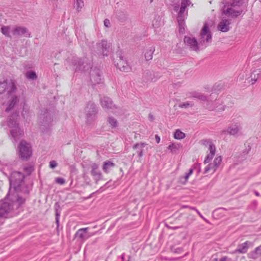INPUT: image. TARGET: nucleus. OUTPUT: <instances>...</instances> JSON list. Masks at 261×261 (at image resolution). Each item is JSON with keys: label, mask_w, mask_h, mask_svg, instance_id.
I'll return each mask as SVG.
<instances>
[{"label": "nucleus", "mask_w": 261, "mask_h": 261, "mask_svg": "<svg viewBox=\"0 0 261 261\" xmlns=\"http://www.w3.org/2000/svg\"><path fill=\"white\" fill-rule=\"evenodd\" d=\"M9 168V166L8 165H6L3 168V170H6V168ZM3 172L5 174H7L6 173H5V172L4 171H3Z\"/></svg>", "instance_id": "52"}, {"label": "nucleus", "mask_w": 261, "mask_h": 261, "mask_svg": "<svg viewBox=\"0 0 261 261\" xmlns=\"http://www.w3.org/2000/svg\"><path fill=\"white\" fill-rule=\"evenodd\" d=\"M55 207H56V221L57 225H58L59 221V217L60 215V211H59L57 208V207H59V205L58 204V203H56Z\"/></svg>", "instance_id": "39"}, {"label": "nucleus", "mask_w": 261, "mask_h": 261, "mask_svg": "<svg viewBox=\"0 0 261 261\" xmlns=\"http://www.w3.org/2000/svg\"><path fill=\"white\" fill-rule=\"evenodd\" d=\"M24 171L26 172L27 174L30 175L34 170V167L32 165H28L24 167Z\"/></svg>", "instance_id": "42"}, {"label": "nucleus", "mask_w": 261, "mask_h": 261, "mask_svg": "<svg viewBox=\"0 0 261 261\" xmlns=\"http://www.w3.org/2000/svg\"><path fill=\"white\" fill-rule=\"evenodd\" d=\"M91 174L94 177V179L96 181H98L101 179V173L98 169V165L96 163H92L91 165Z\"/></svg>", "instance_id": "16"}, {"label": "nucleus", "mask_w": 261, "mask_h": 261, "mask_svg": "<svg viewBox=\"0 0 261 261\" xmlns=\"http://www.w3.org/2000/svg\"><path fill=\"white\" fill-rule=\"evenodd\" d=\"M178 7H179V6H175V7H174V10H175V11H177V10H178Z\"/></svg>", "instance_id": "58"}, {"label": "nucleus", "mask_w": 261, "mask_h": 261, "mask_svg": "<svg viewBox=\"0 0 261 261\" xmlns=\"http://www.w3.org/2000/svg\"><path fill=\"white\" fill-rule=\"evenodd\" d=\"M248 242L246 241L244 243L238 245V248L233 251L232 253H245L247 251Z\"/></svg>", "instance_id": "24"}, {"label": "nucleus", "mask_w": 261, "mask_h": 261, "mask_svg": "<svg viewBox=\"0 0 261 261\" xmlns=\"http://www.w3.org/2000/svg\"><path fill=\"white\" fill-rule=\"evenodd\" d=\"M155 139L156 143H159V142L160 141V137L158 135H156L155 136Z\"/></svg>", "instance_id": "50"}, {"label": "nucleus", "mask_w": 261, "mask_h": 261, "mask_svg": "<svg viewBox=\"0 0 261 261\" xmlns=\"http://www.w3.org/2000/svg\"><path fill=\"white\" fill-rule=\"evenodd\" d=\"M107 121L112 128H116L118 126V121L113 116H109Z\"/></svg>", "instance_id": "30"}, {"label": "nucleus", "mask_w": 261, "mask_h": 261, "mask_svg": "<svg viewBox=\"0 0 261 261\" xmlns=\"http://www.w3.org/2000/svg\"><path fill=\"white\" fill-rule=\"evenodd\" d=\"M202 218V219L204 221H205L206 222H207V223H208V221H207V220L205 218H204L203 216V218Z\"/></svg>", "instance_id": "55"}, {"label": "nucleus", "mask_w": 261, "mask_h": 261, "mask_svg": "<svg viewBox=\"0 0 261 261\" xmlns=\"http://www.w3.org/2000/svg\"><path fill=\"white\" fill-rule=\"evenodd\" d=\"M230 20L229 19L222 18L217 26V29L222 32H228L230 29Z\"/></svg>", "instance_id": "14"}, {"label": "nucleus", "mask_w": 261, "mask_h": 261, "mask_svg": "<svg viewBox=\"0 0 261 261\" xmlns=\"http://www.w3.org/2000/svg\"><path fill=\"white\" fill-rule=\"evenodd\" d=\"M114 63L115 66L121 71L127 72L131 70L127 61L122 56L117 58Z\"/></svg>", "instance_id": "11"}, {"label": "nucleus", "mask_w": 261, "mask_h": 261, "mask_svg": "<svg viewBox=\"0 0 261 261\" xmlns=\"http://www.w3.org/2000/svg\"><path fill=\"white\" fill-rule=\"evenodd\" d=\"M32 154V146L24 140H21L18 146V154L23 160H27Z\"/></svg>", "instance_id": "7"}, {"label": "nucleus", "mask_w": 261, "mask_h": 261, "mask_svg": "<svg viewBox=\"0 0 261 261\" xmlns=\"http://www.w3.org/2000/svg\"><path fill=\"white\" fill-rule=\"evenodd\" d=\"M208 150H210V153L207 155L204 161L205 164L209 163L215 154L216 148L215 145L212 143H210L209 144Z\"/></svg>", "instance_id": "23"}, {"label": "nucleus", "mask_w": 261, "mask_h": 261, "mask_svg": "<svg viewBox=\"0 0 261 261\" xmlns=\"http://www.w3.org/2000/svg\"><path fill=\"white\" fill-rule=\"evenodd\" d=\"M187 206H184V207H187Z\"/></svg>", "instance_id": "62"}, {"label": "nucleus", "mask_w": 261, "mask_h": 261, "mask_svg": "<svg viewBox=\"0 0 261 261\" xmlns=\"http://www.w3.org/2000/svg\"><path fill=\"white\" fill-rule=\"evenodd\" d=\"M222 157L221 156H217L214 162H213V164L216 166V167H217V168L218 169V167H219V166L220 165L221 163V162H222Z\"/></svg>", "instance_id": "37"}, {"label": "nucleus", "mask_w": 261, "mask_h": 261, "mask_svg": "<svg viewBox=\"0 0 261 261\" xmlns=\"http://www.w3.org/2000/svg\"><path fill=\"white\" fill-rule=\"evenodd\" d=\"M180 144L177 143H172L168 147L172 153H175L180 148Z\"/></svg>", "instance_id": "31"}, {"label": "nucleus", "mask_w": 261, "mask_h": 261, "mask_svg": "<svg viewBox=\"0 0 261 261\" xmlns=\"http://www.w3.org/2000/svg\"><path fill=\"white\" fill-rule=\"evenodd\" d=\"M10 27L4 26V27H2V28H1V32L6 36L10 37L11 36L10 35Z\"/></svg>", "instance_id": "35"}, {"label": "nucleus", "mask_w": 261, "mask_h": 261, "mask_svg": "<svg viewBox=\"0 0 261 261\" xmlns=\"http://www.w3.org/2000/svg\"><path fill=\"white\" fill-rule=\"evenodd\" d=\"M148 74L151 75V73H150L149 72H147L145 73V76H147V75H148Z\"/></svg>", "instance_id": "60"}, {"label": "nucleus", "mask_w": 261, "mask_h": 261, "mask_svg": "<svg viewBox=\"0 0 261 261\" xmlns=\"http://www.w3.org/2000/svg\"><path fill=\"white\" fill-rule=\"evenodd\" d=\"M53 121V119L50 115L47 114L45 117H44L42 124L44 126H49Z\"/></svg>", "instance_id": "33"}, {"label": "nucleus", "mask_w": 261, "mask_h": 261, "mask_svg": "<svg viewBox=\"0 0 261 261\" xmlns=\"http://www.w3.org/2000/svg\"><path fill=\"white\" fill-rule=\"evenodd\" d=\"M199 40V45L205 47L212 41V34L207 23H204L202 29Z\"/></svg>", "instance_id": "8"}, {"label": "nucleus", "mask_w": 261, "mask_h": 261, "mask_svg": "<svg viewBox=\"0 0 261 261\" xmlns=\"http://www.w3.org/2000/svg\"><path fill=\"white\" fill-rule=\"evenodd\" d=\"M56 182L60 185H63L65 182L64 179L61 177H57L55 179Z\"/></svg>", "instance_id": "45"}, {"label": "nucleus", "mask_w": 261, "mask_h": 261, "mask_svg": "<svg viewBox=\"0 0 261 261\" xmlns=\"http://www.w3.org/2000/svg\"><path fill=\"white\" fill-rule=\"evenodd\" d=\"M228 259V257L227 256H224L222 257L220 261H227ZM213 261H218L217 258H215L213 260Z\"/></svg>", "instance_id": "48"}, {"label": "nucleus", "mask_w": 261, "mask_h": 261, "mask_svg": "<svg viewBox=\"0 0 261 261\" xmlns=\"http://www.w3.org/2000/svg\"><path fill=\"white\" fill-rule=\"evenodd\" d=\"M90 80L94 85L101 82V74L100 71L97 69H94L90 72Z\"/></svg>", "instance_id": "15"}, {"label": "nucleus", "mask_w": 261, "mask_h": 261, "mask_svg": "<svg viewBox=\"0 0 261 261\" xmlns=\"http://www.w3.org/2000/svg\"><path fill=\"white\" fill-rule=\"evenodd\" d=\"M206 108L210 111L215 110L218 112H221L225 110V106L222 105L220 100H217L215 101H211V103L208 102V104L206 106Z\"/></svg>", "instance_id": "13"}, {"label": "nucleus", "mask_w": 261, "mask_h": 261, "mask_svg": "<svg viewBox=\"0 0 261 261\" xmlns=\"http://www.w3.org/2000/svg\"><path fill=\"white\" fill-rule=\"evenodd\" d=\"M155 51V47L153 45L146 47L144 51L145 60L148 61L152 60L153 54Z\"/></svg>", "instance_id": "22"}, {"label": "nucleus", "mask_w": 261, "mask_h": 261, "mask_svg": "<svg viewBox=\"0 0 261 261\" xmlns=\"http://www.w3.org/2000/svg\"><path fill=\"white\" fill-rule=\"evenodd\" d=\"M242 4V0H231L230 4L224 5L222 13L228 17H236L241 14L243 10L239 7Z\"/></svg>", "instance_id": "3"}, {"label": "nucleus", "mask_w": 261, "mask_h": 261, "mask_svg": "<svg viewBox=\"0 0 261 261\" xmlns=\"http://www.w3.org/2000/svg\"><path fill=\"white\" fill-rule=\"evenodd\" d=\"M88 228H82L79 229L76 232L75 235L76 237H79L82 241H85L88 238H89L90 236L94 235L95 233H91L90 235H86V233H87L88 231Z\"/></svg>", "instance_id": "21"}, {"label": "nucleus", "mask_w": 261, "mask_h": 261, "mask_svg": "<svg viewBox=\"0 0 261 261\" xmlns=\"http://www.w3.org/2000/svg\"><path fill=\"white\" fill-rule=\"evenodd\" d=\"M104 25L106 27H109L110 26V22L109 21V19H106L105 20H104Z\"/></svg>", "instance_id": "47"}, {"label": "nucleus", "mask_w": 261, "mask_h": 261, "mask_svg": "<svg viewBox=\"0 0 261 261\" xmlns=\"http://www.w3.org/2000/svg\"><path fill=\"white\" fill-rule=\"evenodd\" d=\"M197 99L202 101H207L206 105L208 104V102L211 103V101L208 99V97L201 93H200Z\"/></svg>", "instance_id": "38"}, {"label": "nucleus", "mask_w": 261, "mask_h": 261, "mask_svg": "<svg viewBox=\"0 0 261 261\" xmlns=\"http://www.w3.org/2000/svg\"><path fill=\"white\" fill-rule=\"evenodd\" d=\"M251 85L254 84L258 80L261 79V68H256L252 70L251 75Z\"/></svg>", "instance_id": "20"}, {"label": "nucleus", "mask_w": 261, "mask_h": 261, "mask_svg": "<svg viewBox=\"0 0 261 261\" xmlns=\"http://www.w3.org/2000/svg\"><path fill=\"white\" fill-rule=\"evenodd\" d=\"M67 62L72 64L73 69L75 70L85 71L91 68L90 64L82 62L81 59L76 57H72L71 59L68 58Z\"/></svg>", "instance_id": "9"}, {"label": "nucleus", "mask_w": 261, "mask_h": 261, "mask_svg": "<svg viewBox=\"0 0 261 261\" xmlns=\"http://www.w3.org/2000/svg\"><path fill=\"white\" fill-rule=\"evenodd\" d=\"M115 165L112 162L107 161L105 162L102 165V170L106 173H108L115 167Z\"/></svg>", "instance_id": "27"}, {"label": "nucleus", "mask_w": 261, "mask_h": 261, "mask_svg": "<svg viewBox=\"0 0 261 261\" xmlns=\"http://www.w3.org/2000/svg\"><path fill=\"white\" fill-rule=\"evenodd\" d=\"M182 250V249L181 248H177L175 249L174 250V252L175 253H180Z\"/></svg>", "instance_id": "49"}, {"label": "nucleus", "mask_w": 261, "mask_h": 261, "mask_svg": "<svg viewBox=\"0 0 261 261\" xmlns=\"http://www.w3.org/2000/svg\"><path fill=\"white\" fill-rule=\"evenodd\" d=\"M25 76L27 79L35 80L37 78L36 74L34 71H28L26 73Z\"/></svg>", "instance_id": "36"}, {"label": "nucleus", "mask_w": 261, "mask_h": 261, "mask_svg": "<svg viewBox=\"0 0 261 261\" xmlns=\"http://www.w3.org/2000/svg\"><path fill=\"white\" fill-rule=\"evenodd\" d=\"M193 103L191 102H185L179 104V107L180 108H187L189 107H192Z\"/></svg>", "instance_id": "41"}, {"label": "nucleus", "mask_w": 261, "mask_h": 261, "mask_svg": "<svg viewBox=\"0 0 261 261\" xmlns=\"http://www.w3.org/2000/svg\"><path fill=\"white\" fill-rule=\"evenodd\" d=\"M147 80H150L151 81H153V79L152 78H146Z\"/></svg>", "instance_id": "61"}, {"label": "nucleus", "mask_w": 261, "mask_h": 261, "mask_svg": "<svg viewBox=\"0 0 261 261\" xmlns=\"http://www.w3.org/2000/svg\"><path fill=\"white\" fill-rule=\"evenodd\" d=\"M2 217H1V216H0V218H1Z\"/></svg>", "instance_id": "63"}, {"label": "nucleus", "mask_w": 261, "mask_h": 261, "mask_svg": "<svg viewBox=\"0 0 261 261\" xmlns=\"http://www.w3.org/2000/svg\"><path fill=\"white\" fill-rule=\"evenodd\" d=\"M200 92L197 91H192L188 93V97L191 98H198V96Z\"/></svg>", "instance_id": "44"}, {"label": "nucleus", "mask_w": 261, "mask_h": 261, "mask_svg": "<svg viewBox=\"0 0 261 261\" xmlns=\"http://www.w3.org/2000/svg\"><path fill=\"white\" fill-rule=\"evenodd\" d=\"M127 261H130L129 259Z\"/></svg>", "instance_id": "64"}, {"label": "nucleus", "mask_w": 261, "mask_h": 261, "mask_svg": "<svg viewBox=\"0 0 261 261\" xmlns=\"http://www.w3.org/2000/svg\"><path fill=\"white\" fill-rule=\"evenodd\" d=\"M193 168H192L189 169V172L187 173L191 176L192 175V174L193 173Z\"/></svg>", "instance_id": "51"}, {"label": "nucleus", "mask_w": 261, "mask_h": 261, "mask_svg": "<svg viewBox=\"0 0 261 261\" xmlns=\"http://www.w3.org/2000/svg\"><path fill=\"white\" fill-rule=\"evenodd\" d=\"M202 218V219L204 221H205L206 222H207V223H208V221H207V220L205 218H204L203 216V218Z\"/></svg>", "instance_id": "56"}, {"label": "nucleus", "mask_w": 261, "mask_h": 261, "mask_svg": "<svg viewBox=\"0 0 261 261\" xmlns=\"http://www.w3.org/2000/svg\"><path fill=\"white\" fill-rule=\"evenodd\" d=\"M190 208L191 210H194L196 212V210H198L197 209H196L195 207H190Z\"/></svg>", "instance_id": "59"}, {"label": "nucleus", "mask_w": 261, "mask_h": 261, "mask_svg": "<svg viewBox=\"0 0 261 261\" xmlns=\"http://www.w3.org/2000/svg\"><path fill=\"white\" fill-rule=\"evenodd\" d=\"M147 144L145 143H137L133 146V148L137 149V153L139 157L141 158L143 156V148Z\"/></svg>", "instance_id": "28"}, {"label": "nucleus", "mask_w": 261, "mask_h": 261, "mask_svg": "<svg viewBox=\"0 0 261 261\" xmlns=\"http://www.w3.org/2000/svg\"><path fill=\"white\" fill-rule=\"evenodd\" d=\"M24 201L25 199L18 195L11 194L10 196L7 195L5 200H0V216H5L14 207L18 208Z\"/></svg>", "instance_id": "2"}, {"label": "nucleus", "mask_w": 261, "mask_h": 261, "mask_svg": "<svg viewBox=\"0 0 261 261\" xmlns=\"http://www.w3.org/2000/svg\"><path fill=\"white\" fill-rule=\"evenodd\" d=\"M12 33L14 36H18L24 35L25 37H30V34L27 29L24 27H17L13 29Z\"/></svg>", "instance_id": "18"}, {"label": "nucleus", "mask_w": 261, "mask_h": 261, "mask_svg": "<svg viewBox=\"0 0 261 261\" xmlns=\"http://www.w3.org/2000/svg\"><path fill=\"white\" fill-rule=\"evenodd\" d=\"M191 4L190 0H181V7L178 16H184L187 15L188 10L187 7Z\"/></svg>", "instance_id": "19"}, {"label": "nucleus", "mask_w": 261, "mask_h": 261, "mask_svg": "<svg viewBox=\"0 0 261 261\" xmlns=\"http://www.w3.org/2000/svg\"><path fill=\"white\" fill-rule=\"evenodd\" d=\"M217 170V167H216V166L213 164V163H211L205 167L204 171V173H207L210 171H212V173H214Z\"/></svg>", "instance_id": "32"}, {"label": "nucleus", "mask_w": 261, "mask_h": 261, "mask_svg": "<svg viewBox=\"0 0 261 261\" xmlns=\"http://www.w3.org/2000/svg\"><path fill=\"white\" fill-rule=\"evenodd\" d=\"M184 42L190 50L197 51L199 50L200 45L198 44L196 39L194 37L185 36Z\"/></svg>", "instance_id": "12"}, {"label": "nucleus", "mask_w": 261, "mask_h": 261, "mask_svg": "<svg viewBox=\"0 0 261 261\" xmlns=\"http://www.w3.org/2000/svg\"><path fill=\"white\" fill-rule=\"evenodd\" d=\"M186 17L185 16H177V21L179 25V31L180 33H183L185 31V22L184 20Z\"/></svg>", "instance_id": "29"}, {"label": "nucleus", "mask_w": 261, "mask_h": 261, "mask_svg": "<svg viewBox=\"0 0 261 261\" xmlns=\"http://www.w3.org/2000/svg\"><path fill=\"white\" fill-rule=\"evenodd\" d=\"M254 194H255L256 196H258L259 195V194L258 192L257 191H254Z\"/></svg>", "instance_id": "54"}, {"label": "nucleus", "mask_w": 261, "mask_h": 261, "mask_svg": "<svg viewBox=\"0 0 261 261\" xmlns=\"http://www.w3.org/2000/svg\"><path fill=\"white\" fill-rule=\"evenodd\" d=\"M18 113L16 112L11 115L8 118L7 125L11 128L10 133L14 140L16 142L23 135V130L19 127L17 122Z\"/></svg>", "instance_id": "4"}, {"label": "nucleus", "mask_w": 261, "mask_h": 261, "mask_svg": "<svg viewBox=\"0 0 261 261\" xmlns=\"http://www.w3.org/2000/svg\"><path fill=\"white\" fill-rule=\"evenodd\" d=\"M260 256H261V245L248 254V257L251 259H255Z\"/></svg>", "instance_id": "25"}, {"label": "nucleus", "mask_w": 261, "mask_h": 261, "mask_svg": "<svg viewBox=\"0 0 261 261\" xmlns=\"http://www.w3.org/2000/svg\"><path fill=\"white\" fill-rule=\"evenodd\" d=\"M84 2L83 0H76L75 3V7L76 9L79 11L84 6Z\"/></svg>", "instance_id": "43"}, {"label": "nucleus", "mask_w": 261, "mask_h": 261, "mask_svg": "<svg viewBox=\"0 0 261 261\" xmlns=\"http://www.w3.org/2000/svg\"><path fill=\"white\" fill-rule=\"evenodd\" d=\"M185 137V134L179 129L176 130L174 134V138L175 139H182Z\"/></svg>", "instance_id": "34"}, {"label": "nucleus", "mask_w": 261, "mask_h": 261, "mask_svg": "<svg viewBox=\"0 0 261 261\" xmlns=\"http://www.w3.org/2000/svg\"><path fill=\"white\" fill-rule=\"evenodd\" d=\"M97 111L95 105L92 102L87 104L85 109V113L86 116V123L89 125L94 124L96 119Z\"/></svg>", "instance_id": "6"}, {"label": "nucleus", "mask_w": 261, "mask_h": 261, "mask_svg": "<svg viewBox=\"0 0 261 261\" xmlns=\"http://www.w3.org/2000/svg\"><path fill=\"white\" fill-rule=\"evenodd\" d=\"M190 175H189L187 173L185 174V175L183 176H181L180 177L179 179V181L180 183L182 184H185L188 180V178L189 177H190Z\"/></svg>", "instance_id": "40"}, {"label": "nucleus", "mask_w": 261, "mask_h": 261, "mask_svg": "<svg viewBox=\"0 0 261 261\" xmlns=\"http://www.w3.org/2000/svg\"><path fill=\"white\" fill-rule=\"evenodd\" d=\"M16 90V87L13 80L8 81L0 78V94L7 92L8 95V100L6 103L7 106L6 108V112L11 110L18 101V98L15 95Z\"/></svg>", "instance_id": "1"}, {"label": "nucleus", "mask_w": 261, "mask_h": 261, "mask_svg": "<svg viewBox=\"0 0 261 261\" xmlns=\"http://www.w3.org/2000/svg\"><path fill=\"white\" fill-rule=\"evenodd\" d=\"M102 107L108 110H112L115 107L111 99L108 97H104L100 100Z\"/></svg>", "instance_id": "17"}, {"label": "nucleus", "mask_w": 261, "mask_h": 261, "mask_svg": "<svg viewBox=\"0 0 261 261\" xmlns=\"http://www.w3.org/2000/svg\"><path fill=\"white\" fill-rule=\"evenodd\" d=\"M202 218V219L204 221H205L206 222H207V223H208V221H207V220L205 218H204L203 216V218Z\"/></svg>", "instance_id": "57"}, {"label": "nucleus", "mask_w": 261, "mask_h": 261, "mask_svg": "<svg viewBox=\"0 0 261 261\" xmlns=\"http://www.w3.org/2000/svg\"><path fill=\"white\" fill-rule=\"evenodd\" d=\"M196 213L198 214V215L201 217V218H203V216L202 215V214L199 212V211L198 210H196Z\"/></svg>", "instance_id": "53"}, {"label": "nucleus", "mask_w": 261, "mask_h": 261, "mask_svg": "<svg viewBox=\"0 0 261 261\" xmlns=\"http://www.w3.org/2000/svg\"><path fill=\"white\" fill-rule=\"evenodd\" d=\"M98 46L101 48L102 54L103 56H107L109 53V46L108 44L107 41L106 40H102L101 42L98 44Z\"/></svg>", "instance_id": "26"}, {"label": "nucleus", "mask_w": 261, "mask_h": 261, "mask_svg": "<svg viewBox=\"0 0 261 261\" xmlns=\"http://www.w3.org/2000/svg\"><path fill=\"white\" fill-rule=\"evenodd\" d=\"M24 177V175L20 172L14 171L10 173L9 177L10 191L7 194L8 196H10L12 190L14 191L12 194L18 195L17 192L20 190V187Z\"/></svg>", "instance_id": "5"}, {"label": "nucleus", "mask_w": 261, "mask_h": 261, "mask_svg": "<svg viewBox=\"0 0 261 261\" xmlns=\"http://www.w3.org/2000/svg\"><path fill=\"white\" fill-rule=\"evenodd\" d=\"M242 129V124L240 122H236L231 124L226 129L220 132V135L222 136L228 134L230 135H236L239 134Z\"/></svg>", "instance_id": "10"}, {"label": "nucleus", "mask_w": 261, "mask_h": 261, "mask_svg": "<svg viewBox=\"0 0 261 261\" xmlns=\"http://www.w3.org/2000/svg\"><path fill=\"white\" fill-rule=\"evenodd\" d=\"M57 166V163L55 161H51L49 162V167L53 169L56 167Z\"/></svg>", "instance_id": "46"}]
</instances>
